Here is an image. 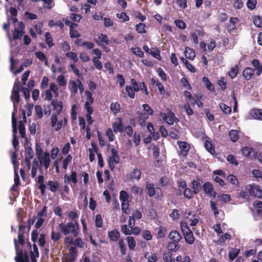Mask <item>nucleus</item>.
<instances>
[{
  "label": "nucleus",
  "mask_w": 262,
  "mask_h": 262,
  "mask_svg": "<svg viewBox=\"0 0 262 262\" xmlns=\"http://www.w3.org/2000/svg\"><path fill=\"white\" fill-rule=\"evenodd\" d=\"M251 63L254 68V71L256 72V75L259 76L262 73V67H260L259 61L257 59H254L251 61Z\"/></svg>",
  "instance_id": "nucleus-23"
},
{
  "label": "nucleus",
  "mask_w": 262,
  "mask_h": 262,
  "mask_svg": "<svg viewBox=\"0 0 262 262\" xmlns=\"http://www.w3.org/2000/svg\"><path fill=\"white\" fill-rule=\"evenodd\" d=\"M11 98L14 100L17 103L19 101V93L18 90H13L12 92Z\"/></svg>",
  "instance_id": "nucleus-60"
},
{
  "label": "nucleus",
  "mask_w": 262,
  "mask_h": 262,
  "mask_svg": "<svg viewBox=\"0 0 262 262\" xmlns=\"http://www.w3.org/2000/svg\"><path fill=\"white\" fill-rule=\"evenodd\" d=\"M110 109L115 114H117L120 111V105L118 102H112L111 104Z\"/></svg>",
  "instance_id": "nucleus-42"
},
{
  "label": "nucleus",
  "mask_w": 262,
  "mask_h": 262,
  "mask_svg": "<svg viewBox=\"0 0 262 262\" xmlns=\"http://www.w3.org/2000/svg\"><path fill=\"white\" fill-rule=\"evenodd\" d=\"M78 83L76 80H70L69 83V89L72 94H75L78 91Z\"/></svg>",
  "instance_id": "nucleus-29"
},
{
  "label": "nucleus",
  "mask_w": 262,
  "mask_h": 262,
  "mask_svg": "<svg viewBox=\"0 0 262 262\" xmlns=\"http://www.w3.org/2000/svg\"><path fill=\"white\" fill-rule=\"evenodd\" d=\"M24 32L23 30L15 29L13 32V38L14 39H19L23 35Z\"/></svg>",
  "instance_id": "nucleus-50"
},
{
  "label": "nucleus",
  "mask_w": 262,
  "mask_h": 262,
  "mask_svg": "<svg viewBox=\"0 0 262 262\" xmlns=\"http://www.w3.org/2000/svg\"><path fill=\"white\" fill-rule=\"evenodd\" d=\"M204 146L206 149L212 155H214L215 153L214 147L209 141L206 140L204 144Z\"/></svg>",
  "instance_id": "nucleus-33"
},
{
  "label": "nucleus",
  "mask_w": 262,
  "mask_h": 262,
  "mask_svg": "<svg viewBox=\"0 0 262 262\" xmlns=\"http://www.w3.org/2000/svg\"><path fill=\"white\" fill-rule=\"evenodd\" d=\"M37 182L39 184L38 188L40 190L41 194L45 195L46 185L44 184V177L42 174L38 176Z\"/></svg>",
  "instance_id": "nucleus-20"
},
{
  "label": "nucleus",
  "mask_w": 262,
  "mask_h": 262,
  "mask_svg": "<svg viewBox=\"0 0 262 262\" xmlns=\"http://www.w3.org/2000/svg\"><path fill=\"white\" fill-rule=\"evenodd\" d=\"M45 37L46 42L47 44L48 45L49 47H52L54 45V44L53 43V39L51 37V35L49 32L46 33Z\"/></svg>",
  "instance_id": "nucleus-52"
},
{
  "label": "nucleus",
  "mask_w": 262,
  "mask_h": 262,
  "mask_svg": "<svg viewBox=\"0 0 262 262\" xmlns=\"http://www.w3.org/2000/svg\"><path fill=\"white\" fill-rule=\"evenodd\" d=\"M129 196L127 193L124 190H121L120 192L119 198L121 202H126L128 201Z\"/></svg>",
  "instance_id": "nucleus-58"
},
{
  "label": "nucleus",
  "mask_w": 262,
  "mask_h": 262,
  "mask_svg": "<svg viewBox=\"0 0 262 262\" xmlns=\"http://www.w3.org/2000/svg\"><path fill=\"white\" fill-rule=\"evenodd\" d=\"M168 238L171 242L179 243L182 239V236L178 231L174 230L169 233Z\"/></svg>",
  "instance_id": "nucleus-15"
},
{
  "label": "nucleus",
  "mask_w": 262,
  "mask_h": 262,
  "mask_svg": "<svg viewBox=\"0 0 262 262\" xmlns=\"http://www.w3.org/2000/svg\"><path fill=\"white\" fill-rule=\"evenodd\" d=\"M167 232V228L164 226H160L158 228L157 235L159 238H164Z\"/></svg>",
  "instance_id": "nucleus-46"
},
{
  "label": "nucleus",
  "mask_w": 262,
  "mask_h": 262,
  "mask_svg": "<svg viewBox=\"0 0 262 262\" xmlns=\"http://www.w3.org/2000/svg\"><path fill=\"white\" fill-rule=\"evenodd\" d=\"M95 226L97 228H101L103 227V221L101 214H97L95 220Z\"/></svg>",
  "instance_id": "nucleus-45"
},
{
  "label": "nucleus",
  "mask_w": 262,
  "mask_h": 262,
  "mask_svg": "<svg viewBox=\"0 0 262 262\" xmlns=\"http://www.w3.org/2000/svg\"><path fill=\"white\" fill-rule=\"evenodd\" d=\"M177 144L181 149V151H180L181 154L183 156L186 157L190 149V145L186 142L180 141H178L177 142Z\"/></svg>",
  "instance_id": "nucleus-13"
},
{
  "label": "nucleus",
  "mask_w": 262,
  "mask_h": 262,
  "mask_svg": "<svg viewBox=\"0 0 262 262\" xmlns=\"http://www.w3.org/2000/svg\"><path fill=\"white\" fill-rule=\"evenodd\" d=\"M57 82L60 86H66L67 82L63 75H60L57 78Z\"/></svg>",
  "instance_id": "nucleus-54"
},
{
  "label": "nucleus",
  "mask_w": 262,
  "mask_h": 262,
  "mask_svg": "<svg viewBox=\"0 0 262 262\" xmlns=\"http://www.w3.org/2000/svg\"><path fill=\"white\" fill-rule=\"evenodd\" d=\"M131 50L132 53L134 55L140 58H143L144 56V52L141 50V48H140L139 47L132 48Z\"/></svg>",
  "instance_id": "nucleus-47"
},
{
  "label": "nucleus",
  "mask_w": 262,
  "mask_h": 262,
  "mask_svg": "<svg viewBox=\"0 0 262 262\" xmlns=\"http://www.w3.org/2000/svg\"><path fill=\"white\" fill-rule=\"evenodd\" d=\"M94 41L98 45L101 46H102L103 43L106 45L111 43V41L108 40L107 36L102 33H101L98 36V39H95Z\"/></svg>",
  "instance_id": "nucleus-16"
},
{
  "label": "nucleus",
  "mask_w": 262,
  "mask_h": 262,
  "mask_svg": "<svg viewBox=\"0 0 262 262\" xmlns=\"http://www.w3.org/2000/svg\"><path fill=\"white\" fill-rule=\"evenodd\" d=\"M128 247L130 250H134L136 246V241L133 236H127L126 238Z\"/></svg>",
  "instance_id": "nucleus-40"
},
{
  "label": "nucleus",
  "mask_w": 262,
  "mask_h": 262,
  "mask_svg": "<svg viewBox=\"0 0 262 262\" xmlns=\"http://www.w3.org/2000/svg\"><path fill=\"white\" fill-rule=\"evenodd\" d=\"M229 136L231 141L233 142H236L239 139V135L237 130L231 129L229 133Z\"/></svg>",
  "instance_id": "nucleus-31"
},
{
  "label": "nucleus",
  "mask_w": 262,
  "mask_h": 262,
  "mask_svg": "<svg viewBox=\"0 0 262 262\" xmlns=\"http://www.w3.org/2000/svg\"><path fill=\"white\" fill-rule=\"evenodd\" d=\"M77 182V173L76 171L72 170L70 176H68L67 174L64 175V184H69L70 183H72L75 185Z\"/></svg>",
  "instance_id": "nucleus-11"
},
{
  "label": "nucleus",
  "mask_w": 262,
  "mask_h": 262,
  "mask_svg": "<svg viewBox=\"0 0 262 262\" xmlns=\"http://www.w3.org/2000/svg\"><path fill=\"white\" fill-rule=\"evenodd\" d=\"M145 25L143 23H139L136 25V30L139 33H145L146 31L145 29Z\"/></svg>",
  "instance_id": "nucleus-62"
},
{
  "label": "nucleus",
  "mask_w": 262,
  "mask_h": 262,
  "mask_svg": "<svg viewBox=\"0 0 262 262\" xmlns=\"http://www.w3.org/2000/svg\"><path fill=\"white\" fill-rule=\"evenodd\" d=\"M53 109L56 111L55 114L51 117V124L52 127H55V130L59 131L62 127V120L58 121V116L63 109V102L57 99H53L51 102Z\"/></svg>",
  "instance_id": "nucleus-1"
},
{
  "label": "nucleus",
  "mask_w": 262,
  "mask_h": 262,
  "mask_svg": "<svg viewBox=\"0 0 262 262\" xmlns=\"http://www.w3.org/2000/svg\"><path fill=\"white\" fill-rule=\"evenodd\" d=\"M203 82L205 84L207 89L212 92H215V88L214 85L210 82L208 77H204L203 78Z\"/></svg>",
  "instance_id": "nucleus-30"
},
{
  "label": "nucleus",
  "mask_w": 262,
  "mask_h": 262,
  "mask_svg": "<svg viewBox=\"0 0 262 262\" xmlns=\"http://www.w3.org/2000/svg\"><path fill=\"white\" fill-rule=\"evenodd\" d=\"M26 226L22 225H18V231L17 235L18 239L17 240L16 239V240L19 246H23L25 243V232L26 231ZM19 247H20V246Z\"/></svg>",
  "instance_id": "nucleus-8"
},
{
  "label": "nucleus",
  "mask_w": 262,
  "mask_h": 262,
  "mask_svg": "<svg viewBox=\"0 0 262 262\" xmlns=\"http://www.w3.org/2000/svg\"><path fill=\"white\" fill-rule=\"evenodd\" d=\"M238 73V67L237 65L234 66L233 67L231 68L230 70L228 72V75L232 78H235Z\"/></svg>",
  "instance_id": "nucleus-39"
},
{
  "label": "nucleus",
  "mask_w": 262,
  "mask_h": 262,
  "mask_svg": "<svg viewBox=\"0 0 262 262\" xmlns=\"http://www.w3.org/2000/svg\"><path fill=\"white\" fill-rule=\"evenodd\" d=\"M163 260L165 262H172V253L170 252L165 253L163 254Z\"/></svg>",
  "instance_id": "nucleus-64"
},
{
  "label": "nucleus",
  "mask_w": 262,
  "mask_h": 262,
  "mask_svg": "<svg viewBox=\"0 0 262 262\" xmlns=\"http://www.w3.org/2000/svg\"><path fill=\"white\" fill-rule=\"evenodd\" d=\"M250 114L253 119L262 120V110L253 108Z\"/></svg>",
  "instance_id": "nucleus-22"
},
{
  "label": "nucleus",
  "mask_w": 262,
  "mask_h": 262,
  "mask_svg": "<svg viewBox=\"0 0 262 262\" xmlns=\"http://www.w3.org/2000/svg\"><path fill=\"white\" fill-rule=\"evenodd\" d=\"M149 54H150L158 60L160 61L162 60V58L160 55V51L157 48H152L151 49V51L150 52Z\"/></svg>",
  "instance_id": "nucleus-36"
},
{
  "label": "nucleus",
  "mask_w": 262,
  "mask_h": 262,
  "mask_svg": "<svg viewBox=\"0 0 262 262\" xmlns=\"http://www.w3.org/2000/svg\"><path fill=\"white\" fill-rule=\"evenodd\" d=\"M254 75V70L250 67H246L243 72L242 75L247 80H250Z\"/></svg>",
  "instance_id": "nucleus-17"
},
{
  "label": "nucleus",
  "mask_w": 262,
  "mask_h": 262,
  "mask_svg": "<svg viewBox=\"0 0 262 262\" xmlns=\"http://www.w3.org/2000/svg\"><path fill=\"white\" fill-rule=\"evenodd\" d=\"M238 21V17H230L229 24L227 26V29L229 32L234 31L236 29V24Z\"/></svg>",
  "instance_id": "nucleus-21"
},
{
  "label": "nucleus",
  "mask_w": 262,
  "mask_h": 262,
  "mask_svg": "<svg viewBox=\"0 0 262 262\" xmlns=\"http://www.w3.org/2000/svg\"><path fill=\"white\" fill-rule=\"evenodd\" d=\"M42 95L45 100L51 101L53 98L52 92L49 90L46 91L45 93L42 94Z\"/></svg>",
  "instance_id": "nucleus-55"
},
{
  "label": "nucleus",
  "mask_w": 262,
  "mask_h": 262,
  "mask_svg": "<svg viewBox=\"0 0 262 262\" xmlns=\"http://www.w3.org/2000/svg\"><path fill=\"white\" fill-rule=\"evenodd\" d=\"M118 246L122 255H125L126 253V246L124 241L123 238H121L118 241Z\"/></svg>",
  "instance_id": "nucleus-32"
},
{
  "label": "nucleus",
  "mask_w": 262,
  "mask_h": 262,
  "mask_svg": "<svg viewBox=\"0 0 262 262\" xmlns=\"http://www.w3.org/2000/svg\"><path fill=\"white\" fill-rule=\"evenodd\" d=\"M141 176V172L140 169L135 168L133 169V171L130 173L129 178L131 180H136L139 181Z\"/></svg>",
  "instance_id": "nucleus-26"
},
{
  "label": "nucleus",
  "mask_w": 262,
  "mask_h": 262,
  "mask_svg": "<svg viewBox=\"0 0 262 262\" xmlns=\"http://www.w3.org/2000/svg\"><path fill=\"white\" fill-rule=\"evenodd\" d=\"M227 180L233 185L237 186L238 184V181L237 177L233 174H230L228 177Z\"/></svg>",
  "instance_id": "nucleus-56"
},
{
  "label": "nucleus",
  "mask_w": 262,
  "mask_h": 262,
  "mask_svg": "<svg viewBox=\"0 0 262 262\" xmlns=\"http://www.w3.org/2000/svg\"><path fill=\"white\" fill-rule=\"evenodd\" d=\"M240 250L237 248H232L229 252V258L231 261L233 260L239 253Z\"/></svg>",
  "instance_id": "nucleus-35"
},
{
  "label": "nucleus",
  "mask_w": 262,
  "mask_h": 262,
  "mask_svg": "<svg viewBox=\"0 0 262 262\" xmlns=\"http://www.w3.org/2000/svg\"><path fill=\"white\" fill-rule=\"evenodd\" d=\"M78 256V250L76 247L71 246L69 249V253L64 255L62 262H75Z\"/></svg>",
  "instance_id": "nucleus-5"
},
{
  "label": "nucleus",
  "mask_w": 262,
  "mask_h": 262,
  "mask_svg": "<svg viewBox=\"0 0 262 262\" xmlns=\"http://www.w3.org/2000/svg\"><path fill=\"white\" fill-rule=\"evenodd\" d=\"M59 228L62 234L65 235H70L73 237H77L80 231L79 225L77 221L67 223H61L59 224Z\"/></svg>",
  "instance_id": "nucleus-2"
},
{
  "label": "nucleus",
  "mask_w": 262,
  "mask_h": 262,
  "mask_svg": "<svg viewBox=\"0 0 262 262\" xmlns=\"http://www.w3.org/2000/svg\"><path fill=\"white\" fill-rule=\"evenodd\" d=\"M18 129L21 138H26V129L25 125L21 121L19 122Z\"/></svg>",
  "instance_id": "nucleus-48"
},
{
  "label": "nucleus",
  "mask_w": 262,
  "mask_h": 262,
  "mask_svg": "<svg viewBox=\"0 0 262 262\" xmlns=\"http://www.w3.org/2000/svg\"><path fill=\"white\" fill-rule=\"evenodd\" d=\"M108 237L111 242H117L120 238V233L117 229H113L107 232Z\"/></svg>",
  "instance_id": "nucleus-12"
},
{
  "label": "nucleus",
  "mask_w": 262,
  "mask_h": 262,
  "mask_svg": "<svg viewBox=\"0 0 262 262\" xmlns=\"http://www.w3.org/2000/svg\"><path fill=\"white\" fill-rule=\"evenodd\" d=\"M193 190L188 188H185L184 190V196L185 198L190 200L193 198Z\"/></svg>",
  "instance_id": "nucleus-53"
},
{
  "label": "nucleus",
  "mask_w": 262,
  "mask_h": 262,
  "mask_svg": "<svg viewBox=\"0 0 262 262\" xmlns=\"http://www.w3.org/2000/svg\"><path fill=\"white\" fill-rule=\"evenodd\" d=\"M256 4V0H248L246 3L248 8L251 10L255 9Z\"/></svg>",
  "instance_id": "nucleus-59"
},
{
  "label": "nucleus",
  "mask_w": 262,
  "mask_h": 262,
  "mask_svg": "<svg viewBox=\"0 0 262 262\" xmlns=\"http://www.w3.org/2000/svg\"><path fill=\"white\" fill-rule=\"evenodd\" d=\"M146 189L148 191V195L150 197L154 196L156 194V188H155L154 185L152 183H147L146 184ZM157 189L160 188L159 187L156 188Z\"/></svg>",
  "instance_id": "nucleus-25"
},
{
  "label": "nucleus",
  "mask_w": 262,
  "mask_h": 262,
  "mask_svg": "<svg viewBox=\"0 0 262 262\" xmlns=\"http://www.w3.org/2000/svg\"><path fill=\"white\" fill-rule=\"evenodd\" d=\"M85 94L86 97L87 101L85 102L84 107V109H88L89 107L90 108H93L91 105L94 102V99L92 96V93L90 92L89 91H85Z\"/></svg>",
  "instance_id": "nucleus-19"
},
{
  "label": "nucleus",
  "mask_w": 262,
  "mask_h": 262,
  "mask_svg": "<svg viewBox=\"0 0 262 262\" xmlns=\"http://www.w3.org/2000/svg\"><path fill=\"white\" fill-rule=\"evenodd\" d=\"M117 121L115 122L112 126L113 130L115 133L119 132L120 133H122L124 132V127L122 123V119L121 117H118L117 118Z\"/></svg>",
  "instance_id": "nucleus-14"
},
{
  "label": "nucleus",
  "mask_w": 262,
  "mask_h": 262,
  "mask_svg": "<svg viewBox=\"0 0 262 262\" xmlns=\"http://www.w3.org/2000/svg\"><path fill=\"white\" fill-rule=\"evenodd\" d=\"M251 63L254 68V71L256 72V75L259 76L262 73V67H260L259 61L257 59H254L251 61Z\"/></svg>",
  "instance_id": "nucleus-24"
},
{
  "label": "nucleus",
  "mask_w": 262,
  "mask_h": 262,
  "mask_svg": "<svg viewBox=\"0 0 262 262\" xmlns=\"http://www.w3.org/2000/svg\"><path fill=\"white\" fill-rule=\"evenodd\" d=\"M220 106L223 112L225 114L229 115L231 113V108L226 104L222 103Z\"/></svg>",
  "instance_id": "nucleus-57"
},
{
  "label": "nucleus",
  "mask_w": 262,
  "mask_h": 262,
  "mask_svg": "<svg viewBox=\"0 0 262 262\" xmlns=\"http://www.w3.org/2000/svg\"><path fill=\"white\" fill-rule=\"evenodd\" d=\"M112 156L109 157L108 164L110 169L113 170L115 168V165L118 164L120 162V157L118 151L114 147L111 149Z\"/></svg>",
  "instance_id": "nucleus-6"
},
{
  "label": "nucleus",
  "mask_w": 262,
  "mask_h": 262,
  "mask_svg": "<svg viewBox=\"0 0 262 262\" xmlns=\"http://www.w3.org/2000/svg\"><path fill=\"white\" fill-rule=\"evenodd\" d=\"M246 190L251 196L262 198V189L257 185H248L246 187Z\"/></svg>",
  "instance_id": "nucleus-7"
},
{
  "label": "nucleus",
  "mask_w": 262,
  "mask_h": 262,
  "mask_svg": "<svg viewBox=\"0 0 262 262\" xmlns=\"http://www.w3.org/2000/svg\"><path fill=\"white\" fill-rule=\"evenodd\" d=\"M199 217L198 215H193L192 217L188 220V221L190 222V225L191 226H194L196 225L199 222Z\"/></svg>",
  "instance_id": "nucleus-63"
},
{
  "label": "nucleus",
  "mask_w": 262,
  "mask_h": 262,
  "mask_svg": "<svg viewBox=\"0 0 262 262\" xmlns=\"http://www.w3.org/2000/svg\"><path fill=\"white\" fill-rule=\"evenodd\" d=\"M242 153L243 155L247 157H254V155H251V153L253 152V149L249 147H245L242 149Z\"/></svg>",
  "instance_id": "nucleus-49"
},
{
  "label": "nucleus",
  "mask_w": 262,
  "mask_h": 262,
  "mask_svg": "<svg viewBox=\"0 0 262 262\" xmlns=\"http://www.w3.org/2000/svg\"><path fill=\"white\" fill-rule=\"evenodd\" d=\"M86 111V118L87 121L88 122L89 125H91L93 123V120L91 117L92 114H93L94 110L93 108H90L89 107L88 109H85Z\"/></svg>",
  "instance_id": "nucleus-43"
},
{
  "label": "nucleus",
  "mask_w": 262,
  "mask_h": 262,
  "mask_svg": "<svg viewBox=\"0 0 262 262\" xmlns=\"http://www.w3.org/2000/svg\"><path fill=\"white\" fill-rule=\"evenodd\" d=\"M35 55L39 60L44 61L45 65H47L48 59L43 52L41 51L36 52Z\"/></svg>",
  "instance_id": "nucleus-41"
},
{
  "label": "nucleus",
  "mask_w": 262,
  "mask_h": 262,
  "mask_svg": "<svg viewBox=\"0 0 262 262\" xmlns=\"http://www.w3.org/2000/svg\"><path fill=\"white\" fill-rule=\"evenodd\" d=\"M185 56L187 59L192 60L195 57V53L192 49L189 47H186L185 51Z\"/></svg>",
  "instance_id": "nucleus-27"
},
{
  "label": "nucleus",
  "mask_w": 262,
  "mask_h": 262,
  "mask_svg": "<svg viewBox=\"0 0 262 262\" xmlns=\"http://www.w3.org/2000/svg\"><path fill=\"white\" fill-rule=\"evenodd\" d=\"M70 244H72L75 246V247H78L80 248H84L85 244L83 242V241L80 237H76L75 239L73 241L71 240V242H70Z\"/></svg>",
  "instance_id": "nucleus-28"
},
{
  "label": "nucleus",
  "mask_w": 262,
  "mask_h": 262,
  "mask_svg": "<svg viewBox=\"0 0 262 262\" xmlns=\"http://www.w3.org/2000/svg\"><path fill=\"white\" fill-rule=\"evenodd\" d=\"M180 248L179 243L173 242H169L168 243L167 245V248L169 251H176Z\"/></svg>",
  "instance_id": "nucleus-34"
},
{
  "label": "nucleus",
  "mask_w": 262,
  "mask_h": 262,
  "mask_svg": "<svg viewBox=\"0 0 262 262\" xmlns=\"http://www.w3.org/2000/svg\"><path fill=\"white\" fill-rule=\"evenodd\" d=\"M137 113L139 115V121L140 125L142 126H145V121L148 118V115L145 113H141L139 112H138Z\"/></svg>",
  "instance_id": "nucleus-38"
},
{
  "label": "nucleus",
  "mask_w": 262,
  "mask_h": 262,
  "mask_svg": "<svg viewBox=\"0 0 262 262\" xmlns=\"http://www.w3.org/2000/svg\"><path fill=\"white\" fill-rule=\"evenodd\" d=\"M142 237L146 241H150L152 239V235L149 230H145L142 232Z\"/></svg>",
  "instance_id": "nucleus-61"
},
{
  "label": "nucleus",
  "mask_w": 262,
  "mask_h": 262,
  "mask_svg": "<svg viewBox=\"0 0 262 262\" xmlns=\"http://www.w3.org/2000/svg\"><path fill=\"white\" fill-rule=\"evenodd\" d=\"M38 159L40 165L43 167L46 170L49 167L50 159V154L48 152H45L42 155L38 157Z\"/></svg>",
  "instance_id": "nucleus-9"
},
{
  "label": "nucleus",
  "mask_w": 262,
  "mask_h": 262,
  "mask_svg": "<svg viewBox=\"0 0 262 262\" xmlns=\"http://www.w3.org/2000/svg\"><path fill=\"white\" fill-rule=\"evenodd\" d=\"M125 90H126V92L127 93L128 96L130 98H131L132 99H134L135 98V92L133 90L132 86L128 85H126Z\"/></svg>",
  "instance_id": "nucleus-51"
},
{
  "label": "nucleus",
  "mask_w": 262,
  "mask_h": 262,
  "mask_svg": "<svg viewBox=\"0 0 262 262\" xmlns=\"http://www.w3.org/2000/svg\"><path fill=\"white\" fill-rule=\"evenodd\" d=\"M13 242L16 254L15 257V260L16 262H29L28 252H25L24 253H23V251L19 247L16 238H14Z\"/></svg>",
  "instance_id": "nucleus-4"
},
{
  "label": "nucleus",
  "mask_w": 262,
  "mask_h": 262,
  "mask_svg": "<svg viewBox=\"0 0 262 262\" xmlns=\"http://www.w3.org/2000/svg\"><path fill=\"white\" fill-rule=\"evenodd\" d=\"M203 188L205 194L210 195L213 198L216 197V192L214 191L213 185L210 182H205L203 184Z\"/></svg>",
  "instance_id": "nucleus-10"
},
{
  "label": "nucleus",
  "mask_w": 262,
  "mask_h": 262,
  "mask_svg": "<svg viewBox=\"0 0 262 262\" xmlns=\"http://www.w3.org/2000/svg\"><path fill=\"white\" fill-rule=\"evenodd\" d=\"M47 185L49 190L55 193L58 190L59 184L56 181L49 180L47 183Z\"/></svg>",
  "instance_id": "nucleus-18"
},
{
  "label": "nucleus",
  "mask_w": 262,
  "mask_h": 262,
  "mask_svg": "<svg viewBox=\"0 0 262 262\" xmlns=\"http://www.w3.org/2000/svg\"><path fill=\"white\" fill-rule=\"evenodd\" d=\"M61 237V233L59 232H55L54 230H52L51 233V240L54 242L58 241Z\"/></svg>",
  "instance_id": "nucleus-44"
},
{
  "label": "nucleus",
  "mask_w": 262,
  "mask_h": 262,
  "mask_svg": "<svg viewBox=\"0 0 262 262\" xmlns=\"http://www.w3.org/2000/svg\"><path fill=\"white\" fill-rule=\"evenodd\" d=\"M180 226L185 242L188 244H193L194 242V237L193 236V232L187 225V224L184 222H181L180 223Z\"/></svg>",
  "instance_id": "nucleus-3"
},
{
  "label": "nucleus",
  "mask_w": 262,
  "mask_h": 262,
  "mask_svg": "<svg viewBox=\"0 0 262 262\" xmlns=\"http://www.w3.org/2000/svg\"><path fill=\"white\" fill-rule=\"evenodd\" d=\"M191 184L193 193L194 194H198L200 191L199 187L201 185L200 180H193L191 182Z\"/></svg>",
  "instance_id": "nucleus-37"
}]
</instances>
